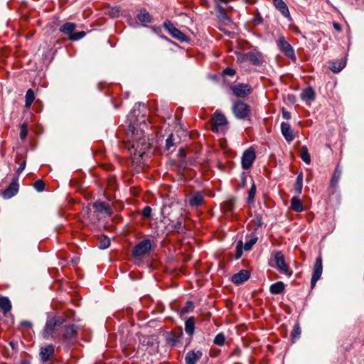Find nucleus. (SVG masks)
Instances as JSON below:
<instances>
[{
    "mask_svg": "<svg viewBox=\"0 0 364 364\" xmlns=\"http://www.w3.org/2000/svg\"><path fill=\"white\" fill-rule=\"evenodd\" d=\"M130 127L129 130H131ZM132 134L134 135V142L132 147L135 149V151L138 153L139 156H142L146 150L150 147V144L148 142V138L144 135L142 131L132 127Z\"/></svg>",
    "mask_w": 364,
    "mask_h": 364,
    "instance_id": "1",
    "label": "nucleus"
},
{
    "mask_svg": "<svg viewBox=\"0 0 364 364\" xmlns=\"http://www.w3.org/2000/svg\"><path fill=\"white\" fill-rule=\"evenodd\" d=\"M65 322V319L63 316H52L49 317L46 323L44 329L41 335L43 338L48 339L53 336L56 326H59Z\"/></svg>",
    "mask_w": 364,
    "mask_h": 364,
    "instance_id": "2",
    "label": "nucleus"
},
{
    "mask_svg": "<svg viewBox=\"0 0 364 364\" xmlns=\"http://www.w3.org/2000/svg\"><path fill=\"white\" fill-rule=\"evenodd\" d=\"M154 247L149 239L143 240L134 246L132 255L135 258H141L148 254Z\"/></svg>",
    "mask_w": 364,
    "mask_h": 364,
    "instance_id": "3",
    "label": "nucleus"
},
{
    "mask_svg": "<svg viewBox=\"0 0 364 364\" xmlns=\"http://www.w3.org/2000/svg\"><path fill=\"white\" fill-rule=\"evenodd\" d=\"M232 112L235 117L239 119H249L250 107L247 104L238 100L233 103Z\"/></svg>",
    "mask_w": 364,
    "mask_h": 364,
    "instance_id": "4",
    "label": "nucleus"
},
{
    "mask_svg": "<svg viewBox=\"0 0 364 364\" xmlns=\"http://www.w3.org/2000/svg\"><path fill=\"white\" fill-rule=\"evenodd\" d=\"M164 27L169 32L173 38L181 42H187L188 41V38L179 29L176 28L170 21H166L164 23Z\"/></svg>",
    "mask_w": 364,
    "mask_h": 364,
    "instance_id": "5",
    "label": "nucleus"
},
{
    "mask_svg": "<svg viewBox=\"0 0 364 364\" xmlns=\"http://www.w3.org/2000/svg\"><path fill=\"white\" fill-rule=\"evenodd\" d=\"M227 124L228 120L225 116L219 111H215L211 119V130L215 133H218L219 132V127L225 126Z\"/></svg>",
    "mask_w": 364,
    "mask_h": 364,
    "instance_id": "6",
    "label": "nucleus"
},
{
    "mask_svg": "<svg viewBox=\"0 0 364 364\" xmlns=\"http://www.w3.org/2000/svg\"><path fill=\"white\" fill-rule=\"evenodd\" d=\"M277 45L281 50L291 60H296V55L293 47L285 40L284 36H280L277 41Z\"/></svg>",
    "mask_w": 364,
    "mask_h": 364,
    "instance_id": "7",
    "label": "nucleus"
},
{
    "mask_svg": "<svg viewBox=\"0 0 364 364\" xmlns=\"http://www.w3.org/2000/svg\"><path fill=\"white\" fill-rule=\"evenodd\" d=\"M274 262L276 267L283 274L291 276V272L289 270L288 265L284 261V255L281 252H277L274 255Z\"/></svg>",
    "mask_w": 364,
    "mask_h": 364,
    "instance_id": "8",
    "label": "nucleus"
},
{
    "mask_svg": "<svg viewBox=\"0 0 364 364\" xmlns=\"http://www.w3.org/2000/svg\"><path fill=\"white\" fill-rule=\"evenodd\" d=\"M323 266L322 258L321 256L318 257L314 267L312 277L311 279V287L314 288L316 286L317 281L321 278L322 274Z\"/></svg>",
    "mask_w": 364,
    "mask_h": 364,
    "instance_id": "9",
    "label": "nucleus"
},
{
    "mask_svg": "<svg viewBox=\"0 0 364 364\" xmlns=\"http://www.w3.org/2000/svg\"><path fill=\"white\" fill-rule=\"evenodd\" d=\"M255 157V152L253 149H248L247 150L245 151L241 159L242 168H250L252 166Z\"/></svg>",
    "mask_w": 364,
    "mask_h": 364,
    "instance_id": "10",
    "label": "nucleus"
},
{
    "mask_svg": "<svg viewBox=\"0 0 364 364\" xmlns=\"http://www.w3.org/2000/svg\"><path fill=\"white\" fill-rule=\"evenodd\" d=\"M233 94L237 97H245L251 93V87L247 84H239L231 87Z\"/></svg>",
    "mask_w": 364,
    "mask_h": 364,
    "instance_id": "11",
    "label": "nucleus"
},
{
    "mask_svg": "<svg viewBox=\"0 0 364 364\" xmlns=\"http://www.w3.org/2000/svg\"><path fill=\"white\" fill-rule=\"evenodd\" d=\"M18 178H13L10 185L4 191L2 196L4 199H9L15 196L18 191Z\"/></svg>",
    "mask_w": 364,
    "mask_h": 364,
    "instance_id": "12",
    "label": "nucleus"
},
{
    "mask_svg": "<svg viewBox=\"0 0 364 364\" xmlns=\"http://www.w3.org/2000/svg\"><path fill=\"white\" fill-rule=\"evenodd\" d=\"M202 350H190L185 356V364H196L203 356Z\"/></svg>",
    "mask_w": 364,
    "mask_h": 364,
    "instance_id": "13",
    "label": "nucleus"
},
{
    "mask_svg": "<svg viewBox=\"0 0 364 364\" xmlns=\"http://www.w3.org/2000/svg\"><path fill=\"white\" fill-rule=\"evenodd\" d=\"M250 277V273L248 270L242 269L238 273L232 275L231 281L237 284H241L247 281Z\"/></svg>",
    "mask_w": 364,
    "mask_h": 364,
    "instance_id": "14",
    "label": "nucleus"
},
{
    "mask_svg": "<svg viewBox=\"0 0 364 364\" xmlns=\"http://www.w3.org/2000/svg\"><path fill=\"white\" fill-rule=\"evenodd\" d=\"M54 355V346L53 345H47L41 347L39 353L41 360L46 362L50 359Z\"/></svg>",
    "mask_w": 364,
    "mask_h": 364,
    "instance_id": "15",
    "label": "nucleus"
},
{
    "mask_svg": "<svg viewBox=\"0 0 364 364\" xmlns=\"http://www.w3.org/2000/svg\"><path fill=\"white\" fill-rule=\"evenodd\" d=\"M78 329V326L75 324L65 326L64 333L65 339L68 341H72L76 337Z\"/></svg>",
    "mask_w": 364,
    "mask_h": 364,
    "instance_id": "16",
    "label": "nucleus"
},
{
    "mask_svg": "<svg viewBox=\"0 0 364 364\" xmlns=\"http://www.w3.org/2000/svg\"><path fill=\"white\" fill-rule=\"evenodd\" d=\"M93 208L98 213H105L107 215H111L112 208L108 203L102 201H96L93 204Z\"/></svg>",
    "mask_w": 364,
    "mask_h": 364,
    "instance_id": "17",
    "label": "nucleus"
},
{
    "mask_svg": "<svg viewBox=\"0 0 364 364\" xmlns=\"http://www.w3.org/2000/svg\"><path fill=\"white\" fill-rule=\"evenodd\" d=\"M281 132L283 136L287 141H291L294 140V136L293 134V130L289 123L282 122Z\"/></svg>",
    "mask_w": 364,
    "mask_h": 364,
    "instance_id": "18",
    "label": "nucleus"
},
{
    "mask_svg": "<svg viewBox=\"0 0 364 364\" xmlns=\"http://www.w3.org/2000/svg\"><path fill=\"white\" fill-rule=\"evenodd\" d=\"M276 9L280 11L285 18H290L289 9L283 0H272Z\"/></svg>",
    "mask_w": 364,
    "mask_h": 364,
    "instance_id": "19",
    "label": "nucleus"
},
{
    "mask_svg": "<svg viewBox=\"0 0 364 364\" xmlns=\"http://www.w3.org/2000/svg\"><path fill=\"white\" fill-rule=\"evenodd\" d=\"M245 56L254 65H260L262 63V55L257 51H250Z\"/></svg>",
    "mask_w": 364,
    "mask_h": 364,
    "instance_id": "20",
    "label": "nucleus"
},
{
    "mask_svg": "<svg viewBox=\"0 0 364 364\" xmlns=\"http://www.w3.org/2000/svg\"><path fill=\"white\" fill-rule=\"evenodd\" d=\"M76 28V24L72 22H68L63 24L59 31L68 36L70 40V36L73 35L74 31Z\"/></svg>",
    "mask_w": 364,
    "mask_h": 364,
    "instance_id": "21",
    "label": "nucleus"
},
{
    "mask_svg": "<svg viewBox=\"0 0 364 364\" xmlns=\"http://www.w3.org/2000/svg\"><path fill=\"white\" fill-rule=\"evenodd\" d=\"M204 202L203 195L200 192H196L189 198V205L192 207L200 206Z\"/></svg>",
    "mask_w": 364,
    "mask_h": 364,
    "instance_id": "22",
    "label": "nucleus"
},
{
    "mask_svg": "<svg viewBox=\"0 0 364 364\" xmlns=\"http://www.w3.org/2000/svg\"><path fill=\"white\" fill-rule=\"evenodd\" d=\"M195 330V319L193 316L189 317L185 322V331L189 336H193Z\"/></svg>",
    "mask_w": 364,
    "mask_h": 364,
    "instance_id": "23",
    "label": "nucleus"
},
{
    "mask_svg": "<svg viewBox=\"0 0 364 364\" xmlns=\"http://www.w3.org/2000/svg\"><path fill=\"white\" fill-rule=\"evenodd\" d=\"M11 309V304L7 297H0V309L3 311L4 314H6Z\"/></svg>",
    "mask_w": 364,
    "mask_h": 364,
    "instance_id": "24",
    "label": "nucleus"
},
{
    "mask_svg": "<svg viewBox=\"0 0 364 364\" xmlns=\"http://www.w3.org/2000/svg\"><path fill=\"white\" fill-rule=\"evenodd\" d=\"M291 208L293 210L298 213L304 210V206L301 200L295 196L291 199Z\"/></svg>",
    "mask_w": 364,
    "mask_h": 364,
    "instance_id": "25",
    "label": "nucleus"
},
{
    "mask_svg": "<svg viewBox=\"0 0 364 364\" xmlns=\"http://www.w3.org/2000/svg\"><path fill=\"white\" fill-rule=\"evenodd\" d=\"M284 287L285 285L282 282H277L270 286L269 291L273 294H279L284 291Z\"/></svg>",
    "mask_w": 364,
    "mask_h": 364,
    "instance_id": "26",
    "label": "nucleus"
},
{
    "mask_svg": "<svg viewBox=\"0 0 364 364\" xmlns=\"http://www.w3.org/2000/svg\"><path fill=\"white\" fill-rule=\"evenodd\" d=\"M137 19L143 24L151 22V16L146 10H140L137 14Z\"/></svg>",
    "mask_w": 364,
    "mask_h": 364,
    "instance_id": "27",
    "label": "nucleus"
},
{
    "mask_svg": "<svg viewBox=\"0 0 364 364\" xmlns=\"http://www.w3.org/2000/svg\"><path fill=\"white\" fill-rule=\"evenodd\" d=\"M301 97L304 100L312 101L315 98V92L311 87H308L301 93Z\"/></svg>",
    "mask_w": 364,
    "mask_h": 364,
    "instance_id": "28",
    "label": "nucleus"
},
{
    "mask_svg": "<svg viewBox=\"0 0 364 364\" xmlns=\"http://www.w3.org/2000/svg\"><path fill=\"white\" fill-rule=\"evenodd\" d=\"M25 97H26L25 107L26 108H29L35 99V94H34L33 90L32 89H28L26 92Z\"/></svg>",
    "mask_w": 364,
    "mask_h": 364,
    "instance_id": "29",
    "label": "nucleus"
},
{
    "mask_svg": "<svg viewBox=\"0 0 364 364\" xmlns=\"http://www.w3.org/2000/svg\"><path fill=\"white\" fill-rule=\"evenodd\" d=\"M300 156L306 164H309L311 163L310 154H309L308 149L306 146L301 147Z\"/></svg>",
    "mask_w": 364,
    "mask_h": 364,
    "instance_id": "30",
    "label": "nucleus"
},
{
    "mask_svg": "<svg viewBox=\"0 0 364 364\" xmlns=\"http://www.w3.org/2000/svg\"><path fill=\"white\" fill-rule=\"evenodd\" d=\"M346 66V63L343 60H340L338 62H333L329 66V68L333 73L340 72L344 67Z\"/></svg>",
    "mask_w": 364,
    "mask_h": 364,
    "instance_id": "31",
    "label": "nucleus"
},
{
    "mask_svg": "<svg viewBox=\"0 0 364 364\" xmlns=\"http://www.w3.org/2000/svg\"><path fill=\"white\" fill-rule=\"evenodd\" d=\"M303 188V176L300 173L296 180L294 191L296 194H300L302 191Z\"/></svg>",
    "mask_w": 364,
    "mask_h": 364,
    "instance_id": "32",
    "label": "nucleus"
},
{
    "mask_svg": "<svg viewBox=\"0 0 364 364\" xmlns=\"http://www.w3.org/2000/svg\"><path fill=\"white\" fill-rule=\"evenodd\" d=\"M175 147L174 138L173 134H171L166 140V150L173 151Z\"/></svg>",
    "mask_w": 364,
    "mask_h": 364,
    "instance_id": "33",
    "label": "nucleus"
},
{
    "mask_svg": "<svg viewBox=\"0 0 364 364\" xmlns=\"http://www.w3.org/2000/svg\"><path fill=\"white\" fill-rule=\"evenodd\" d=\"M110 240L108 237L103 235L99 241L98 247L100 249L105 250L109 247Z\"/></svg>",
    "mask_w": 364,
    "mask_h": 364,
    "instance_id": "34",
    "label": "nucleus"
},
{
    "mask_svg": "<svg viewBox=\"0 0 364 364\" xmlns=\"http://www.w3.org/2000/svg\"><path fill=\"white\" fill-rule=\"evenodd\" d=\"M255 193H256V186L255 184L253 183L249 192H248V197H247V202L249 203V204H251L253 203L254 201V198H255Z\"/></svg>",
    "mask_w": 364,
    "mask_h": 364,
    "instance_id": "35",
    "label": "nucleus"
},
{
    "mask_svg": "<svg viewBox=\"0 0 364 364\" xmlns=\"http://www.w3.org/2000/svg\"><path fill=\"white\" fill-rule=\"evenodd\" d=\"M179 341V337L173 335V334H168L166 336V343L170 345L171 346H175L176 343Z\"/></svg>",
    "mask_w": 364,
    "mask_h": 364,
    "instance_id": "36",
    "label": "nucleus"
},
{
    "mask_svg": "<svg viewBox=\"0 0 364 364\" xmlns=\"http://www.w3.org/2000/svg\"><path fill=\"white\" fill-rule=\"evenodd\" d=\"M225 341V337L224 334L222 333H220L215 336L213 343H214V344H215L218 346H222L224 345Z\"/></svg>",
    "mask_w": 364,
    "mask_h": 364,
    "instance_id": "37",
    "label": "nucleus"
},
{
    "mask_svg": "<svg viewBox=\"0 0 364 364\" xmlns=\"http://www.w3.org/2000/svg\"><path fill=\"white\" fill-rule=\"evenodd\" d=\"M341 176V171L338 169V168L337 167L334 171V174L331 178V185L332 186H336L337 184V183L338 182L339 179H340V177Z\"/></svg>",
    "mask_w": 364,
    "mask_h": 364,
    "instance_id": "38",
    "label": "nucleus"
},
{
    "mask_svg": "<svg viewBox=\"0 0 364 364\" xmlns=\"http://www.w3.org/2000/svg\"><path fill=\"white\" fill-rule=\"evenodd\" d=\"M257 240V237H252L250 238L249 240H247L244 246H243V249L246 251H249L252 249V246L256 243Z\"/></svg>",
    "mask_w": 364,
    "mask_h": 364,
    "instance_id": "39",
    "label": "nucleus"
},
{
    "mask_svg": "<svg viewBox=\"0 0 364 364\" xmlns=\"http://www.w3.org/2000/svg\"><path fill=\"white\" fill-rule=\"evenodd\" d=\"M33 187L38 192L43 191L45 188V183L43 180L38 179L33 183Z\"/></svg>",
    "mask_w": 364,
    "mask_h": 364,
    "instance_id": "40",
    "label": "nucleus"
},
{
    "mask_svg": "<svg viewBox=\"0 0 364 364\" xmlns=\"http://www.w3.org/2000/svg\"><path fill=\"white\" fill-rule=\"evenodd\" d=\"M28 134V129L27 124L26 123H23L20 127V138L22 140H24Z\"/></svg>",
    "mask_w": 364,
    "mask_h": 364,
    "instance_id": "41",
    "label": "nucleus"
},
{
    "mask_svg": "<svg viewBox=\"0 0 364 364\" xmlns=\"http://www.w3.org/2000/svg\"><path fill=\"white\" fill-rule=\"evenodd\" d=\"M85 31L74 32L73 35L70 36L71 41H77L82 38L85 36Z\"/></svg>",
    "mask_w": 364,
    "mask_h": 364,
    "instance_id": "42",
    "label": "nucleus"
},
{
    "mask_svg": "<svg viewBox=\"0 0 364 364\" xmlns=\"http://www.w3.org/2000/svg\"><path fill=\"white\" fill-rule=\"evenodd\" d=\"M301 334V328L299 326V325H295L294 326V328L291 333V336L292 337V339H296Z\"/></svg>",
    "mask_w": 364,
    "mask_h": 364,
    "instance_id": "43",
    "label": "nucleus"
},
{
    "mask_svg": "<svg viewBox=\"0 0 364 364\" xmlns=\"http://www.w3.org/2000/svg\"><path fill=\"white\" fill-rule=\"evenodd\" d=\"M243 243L240 240L236 246V258L239 259L242 255Z\"/></svg>",
    "mask_w": 364,
    "mask_h": 364,
    "instance_id": "44",
    "label": "nucleus"
},
{
    "mask_svg": "<svg viewBox=\"0 0 364 364\" xmlns=\"http://www.w3.org/2000/svg\"><path fill=\"white\" fill-rule=\"evenodd\" d=\"M193 309V305L191 301H188L186 303V306L183 307L181 310V314H185L192 311Z\"/></svg>",
    "mask_w": 364,
    "mask_h": 364,
    "instance_id": "45",
    "label": "nucleus"
},
{
    "mask_svg": "<svg viewBox=\"0 0 364 364\" xmlns=\"http://www.w3.org/2000/svg\"><path fill=\"white\" fill-rule=\"evenodd\" d=\"M181 227H182V222L181 220H177L172 225V230L177 232H180V230L181 229Z\"/></svg>",
    "mask_w": 364,
    "mask_h": 364,
    "instance_id": "46",
    "label": "nucleus"
},
{
    "mask_svg": "<svg viewBox=\"0 0 364 364\" xmlns=\"http://www.w3.org/2000/svg\"><path fill=\"white\" fill-rule=\"evenodd\" d=\"M151 208L149 206H146L142 211V215L144 218H149L151 217Z\"/></svg>",
    "mask_w": 364,
    "mask_h": 364,
    "instance_id": "47",
    "label": "nucleus"
},
{
    "mask_svg": "<svg viewBox=\"0 0 364 364\" xmlns=\"http://www.w3.org/2000/svg\"><path fill=\"white\" fill-rule=\"evenodd\" d=\"M223 74L225 75L233 76L235 74V70L231 68H226L223 70Z\"/></svg>",
    "mask_w": 364,
    "mask_h": 364,
    "instance_id": "48",
    "label": "nucleus"
},
{
    "mask_svg": "<svg viewBox=\"0 0 364 364\" xmlns=\"http://www.w3.org/2000/svg\"><path fill=\"white\" fill-rule=\"evenodd\" d=\"M255 220H256V225L257 227H261L262 225V216L260 215H257L255 216Z\"/></svg>",
    "mask_w": 364,
    "mask_h": 364,
    "instance_id": "49",
    "label": "nucleus"
},
{
    "mask_svg": "<svg viewBox=\"0 0 364 364\" xmlns=\"http://www.w3.org/2000/svg\"><path fill=\"white\" fill-rule=\"evenodd\" d=\"M282 117L285 119H289L291 118V114L289 112L286 111L284 108L282 109Z\"/></svg>",
    "mask_w": 364,
    "mask_h": 364,
    "instance_id": "50",
    "label": "nucleus"
},
{
    "mask_svg": "<svg viewBox=\"0 0 364 364\" xmlns=\"http://www.w3.org/2000/svg\"><path fill=\"white\" fill-rule=\"evenodd\" d=\"M26 160H23L22 161V163L20 164V166L17 170V172L21 173L22 171H23L26 167Z\"/></svg>",
    "mask_w": 364,
    "mask_h": 364,
    "instance_id": "51",
    "label": "nucleus"
},
{
    "mask_svg": "<svg viewBox=\"0 0 364 364\" xmlns=\"http://www.w3.org/2000/svg\"><path fill=\"white\" fill-rule=\"evenodd\" d=\"M216 9L220 14H223V16H226L225 9L222 6L217 5Z\"/></svg>",
    "mask_w": 364,
    "mask_h": 364,
    "instance_id": "52",
    "label": "nucleus"
},
{
    "mask_svg": "<svg viewBox=\"0 0 364 364\" xmlns=\"http://www.w3.org/2000/svg\"><path fill=\"white\" fill-rule=\"evenodd\" d=\"M21 325L22 326H25V327H27V328H30L32 326V323L31 322L28 321H22L21 322Z\"/></svg>",
    "mask_w": 364,
    "mask_h": 364,
    "instance_id": "53",
    "label": "nucleus"
},
{
    "mask_svg": "<svg viewBox=\"0 0 364 364\" xmlns=\"http://www.w3.org/2000/svg\"><path fill=\"white\" fill-rule=\"evenodd\" d=\"M333 26L338 32L341 31L342 30L341 26L337 22H333Z\"/></svg>",
    "mask_w": 364,
    "mask_h": 364,
    "instance_id": "54",
    "label": "nucleus"
},
{
    "mask_svg": "<svg viewBox=\"0 0 364 364\" xmlns=\"http://www.w3.org/2000/svg\"><path fill=\"white\" fill-rule=\"evenodd\" d=\"M119 10L118 9H112L111 15L112 17H115L119 15Z\"/></svg>",
    "mask_w": 364,
    "mask_h": 364,
    "instance_id": "55",
    "label": "nucleus"
},
{
    "mask_svg": "<svg viewBox=\"0 0 364 364\" xmlns=\"http://www.w3.org/2000/svg\"><path fill=\"white\" fill-rule=\"evenodd\" d=\"M234 203L232 200H228L226 202V208L228 209V210H231L232 208V205H233Z\"/></svg>",
    "mask_w": 364,
    "mask_h": 364,
    "instance_id": "56",
    "label": "nucleus"
},
{
    "mask_svg": "<svg viewBox=\"0 0 364 364\" xmlns=\"http://www.w3.org/2000/svg\"><path fill=\"white\" fill-rule=\"evenodd\" d=\"M21 364H30V362L27 360H23Z\"/></svg>",
    "mask_w": 364,
    "mask_h": 364,
    "instance_id": "57",
    "label": "nucleus"
},
{
    "mask_svg": "<svg viewBox=\"0 0 364 364\" xmlns=\"http://www.w3.org/2000/svg\"><path fill=\"white\" fill-rule=\"evenodd\" d=\"M220 16L222 18H223V19H225V18H228V16H223V14H220Z\"/></svg>",
    "mask_w": 364,
    "mask_h": 364,
    "instance_id": "58",
    "label": "nucleus"
},
{
    "mask_svg": "<svg viewBox=\"0 0 364 364\" xmlns=\"http://www.w3.org/2000/svg\"><path fill=\"white\" fill-rule=\"evenodd\" d=\"M247 4H252V0H244Z\"/></svg>",
    "mask_w": 364,
    "mask_h": 364,
    "instance_id": "59",
    "label": "nucleus"
},
{
    "mask_svg": "<svg viewBox=\"0 0 364 364\" xmlns=\"http://www.w3.org/2000/svg\"><path fill=\"white\" fill-rule=\"evenodd\" d=\"M10 345L12 347V348H14V343L12 342L10 343Z\"/></svg>",
    "mask_w": 364,
    "mask_h": 364,
    "instance_id": "60",
    "label": "nucleus"
},
{
    "mask_svg": "<svg viewBox=\"0 0 364 364\" xmlns=\"http://www.w3.org/2000/svg\"><path fill=\"white\" fill-rule=\"evenodd\" d=\"M226 34H230V32H225Z\"/></svg>",
    "mask_w": 364,
    "mask_h": 364,
    "instance_id": "61",
    "label": "nucleus"
}]
</instances>
